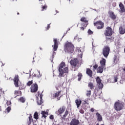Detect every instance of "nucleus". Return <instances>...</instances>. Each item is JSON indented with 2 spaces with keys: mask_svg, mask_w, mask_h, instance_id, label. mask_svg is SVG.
<instances>
[{
  "mask_svg": "<svg viewBox=\"0 0 125 125\" xmlns=\"http://www.w3.org/2000/svg\"><path fill=\"white\" fill-rule=\"evenodd\" d=\"M64 112H65L64 114L62 116V114H63ZM58 112L60 114V117H61L62 120H65L66 119V117H67V116H68V115L69 114V111H68V110H66L65 111L64 106H62L59 109Z\"/></svg>",
  "mask_w": 125,
  "mask_h": 125,
  "instance_id": "7ed1b4c3",
  "label": "nucleus"
},
{
  "mask_svg": "<svg viewBox=\"0 0 125 125\" xmlns=\"http://www.w3.org/2000/svg\"><path fill=\"white\" fill-rule=\"evenodd\" d=\"M66 34H67V33H64V34H63V36H66Z\"/></svg>",
  "mask_w": 125,
  "mask_h": 125,
  "instance_id": "6e6d98bb",
  "label": "nucleus"
},
{
  "mask_svg": "<svg viewBox=\"0 0 125 125\" xmlns=\"http://www.w3.org/2000/svg\"><path fill=\"white\" fill-rule=\"evenodd\" d=\"M119 33H120V34H121V35H124V34H125V28H124L122 26H121L119 28Z\"/></svg>",
  "mask_w": 125,
  "mask_h": 125,
  "instance_id": "5701e85b",
  "label": "nucleus"
},
{
  "mask_svg": "<svg viewBox=\"0 0 125 125\" xmlns=\"http://www.w3.org/2000/svg\"><path fill=\"white\" fill-rule=\"evenodd\" d=\"M1 66H4V64L2 63Z\"/></svg>",
  "mask_w": 125,
  "mask_h": 125,
  "instance_id": "4d7b16f0",
  "label": "nucleus"
},
{
  "mask_svg": "<svg viewBox=\"0 0 125 125\" xmlns=\"http://www.w3.org/2000/svg\"><path fill=\"white\" fill-rule=\"evenodd\" d=\"M106 40H107V41H110V40H111V39H110V38H106Z\"/></svg>",
  "mask_w": 125,
  "mask_h": 125,
  "instance_id": "864d4df0",
  "label": "nucleus"
},
{
  "mask_svg": "<svg viewBox=\"0 0 125 125\" xmlns=\"http://www.w3.org/2000/svg\"><path fill=\"white\" fill-rule=\"evenodd\" d=\"M114 63H117L118 61H119V59H118V57L116 56H115L114 58Z\"/></svg>",
  "mask_w": 125,
  "mask_h": 125,
  "instance_id": "c9c22d12",
  "label": "nucleus"
},
{
  "mask_svg": "<svg viewBox=\"0 0 125 125\" xmlns=\"http://www.w3.org/2000/svg\"><path fill=\"white\" fill-rule=\"evenodd\" d=\"M110 52V48L107 46H104V47L103 49V53L104 57L105 58H107L108 57V55H109V53Z\"/></svg>",
  "mask_w": 125,
  "mask_h": 125,
  "instance_id": "423d86ee",
  "label": "nucleus"
},
{
  "mask_svg": "<svg viewBox=\"0 0 125 125\" xmlns=\"http://www.w3.org/2000/svg\"><path fill=\"white\" fill-rule=\"evenodd\" d=\"M81 21L83 22L82 23L83 27H86V26H87L88 23L87 22L88 21L86 20V18L83 17L81 18Z\"/></svg>",
  "mask_w": 125,
  "mask_h": 125,
  "instance_id": "4468645a",
  "label": "nucleus"
},
{
  "mask_svg": "<svg viewBox=\"0 0 125 125\" xmlns=\"http://www.w3.org/2000/svg\"><path fill=\"white\" fill-rule=\"evenodd\" d=\"M0 111H1V108H0Z\"/></svg>",
  "mask_w": 125,
  "mask_h": 125,
  "instance_id": "052dcab7",
  "label": "nucleus"
},
{
  "mask_svg": "<svg viewBox=\"0 0 125 125\" xmlns=\"http://www.w3.org/2000/svg\"><path fill=\"white\" fill-rule=\"evenodd\" d=\"M88 34L89 35H92V34H93V32L91 30H90V29H89L88 30Z\"/></svg>",
  "mask_w": 125,
  "mask_h": 125,
  "instance_id": "a19ab883",
  "label": "nucleus"
},
{
  "mask_svg": "<svg viewBox=\"0 0 125 125\" xmlns=\"http://www.w3.org/2000/svg\"><path fill=\"white\" fill-rule=\"evenodd\" d=\"M78 81H81V79L83 77V75H82V73H79V74L78 75Z\"/></svg>",
  "mask_w": 125,
  "mask_h": 125,
  "instance_id": "7c9ffc66",
  "label": "nucleus"
},
{
  "mask_svg": "<svg viewBox=\"0 0 125 125\" xmlns=\"http://www.w3.org/2000/svg\"><path fill=\"white\" fill-rule=\"evenodd\" d=\"M96 115L97 116V121H98L99 122H102V121H103V118H102V116H101V115L98 112L96 113Z\"/></svg>",
  "mask_w": 125,
  "mask_h": 125,
  "instance_id": "a211bd4d",
  "label": "nucleus"
},
{
  "mask_svg": "<svg viewBox=\"0 0 125 125\" xmlns=\"http://www.w3.org/2000/svg\"><path fill=\"white\" fill-rule=\"evenodd\" d=\"M124 3H125V1H124Z\"/></svg>",
  "mask_w": 125,
  "mask_h": 125,
  "instance_id": "e2e57ef3",
  "label": "nucleus"
},
{
  "mask_svg": "<svg viewBox=\"0 0 125 125\" xmlns=\"http://www.w3.org/2000/svg\"><path fill=\"white\" fill-rule=\"evenodd\" d=\"M49 118H50V120H53V119H54V117L52 115H50Z\"/></svg>",
  "mask_w": 125,
  "mask_h": 125,
  "instance_id": "09e8293b",
  "label": "nucleus"
},
{
  "mask_svg": "<svg viewBox=\"0 0 125 125\" xmlns=\"http://www.w3.org/2000/svg\"><path fill=\"white\" fill-rule=\"evenodd\" d=\"M79 63V60L77 59H73L71 60L70 62V63L72 66H74V67H76L77 65H78V63Z\"/></svg>",
  "mask_w": 125,
  "mask_h": 125,
  "instance_id": "ddd939ff",
  "label": "nucleus"
},
{
  "mask_svg": "<svg viewBox=\"0 0 125 125\" xmlns=\"http://www.w3.org/2000/svg\"><path fill=\"white\" fill-rule=\"evenodd\" d=\"M90 111L92 112V113H93V112H96V110L93 109V108H91L90 109Z\"/></svg>",
  "mask_w": 125,
  "mask_h": 125,
  "instance_id": "c03bdc74",
  "label": "nucleus"
},
{
  "mask_svg": "<svg viewBox=\"0 0 125 125\" xmlns=\"http://www.w3.org/2000/svg\"><path fill=\"white\" fill-rule=\"evenodd\" d=\"M4 94V92L2 91V89H0V98H1V96Z\"/></svg>",
  "mask_w": 125,
  "mask_h": 125,
  "instance_id": "f704fd0d",
  "label": "nucleus"
},
{
  "mask_svg": "<svg viewBox=\"0 0 125 125\" xmlns=\"http://www.w3.org/2000/svg\"><path fill=\"white\" fill-rule=\"evenodd\" d=\"M88 86L90 88V89H93L94 87V85L92 83H89Z\"/></svg>",
  "mask_w": 125,
  "mask_h": 125,
  "instance_id": "c85d7f7f",
  "label": "nucleus"
},
{
  "mask_svg": "<svg viewBox=\"0 0 125 125\" xmlns=\"http://www.w3.org/2000/svg\"><path fill=\"white\" fill-rule=\"evenodd\" d=\"M29 121L28 122V125H30L32 123H34V120H33V116L32 115L30 114L29 116L28 117Z\"/></svg>",
  "mask_w": 125,
  "mask_h": 125,
  "instance_id": "4be33fe9",
  "label": "nucleus"
},
{
  "mask_svg": "<svg viewBox=\"0 0 125 125\" xmlns=\"http://www.w3.org/2000/svg\"><path fill=\"white\" fill-rule=\"evenodd\" d=\"M113 80L114 81L111 82L112 83H117L118 82V77L117 76H114Z\"/></svg>",
  "mask_w": 125,
  "mask_h": 125,
  "instance_id": "473e14b6",
  "label": "nucleus"
},
{
  "mask_svg": "<svg viewBox=\"0 0 125 125\" xmlns=\"http://www.w3.org/2000/svg\"><path fill=\"white\" fill-rule=\"evenodd\" d=\"M40 49H41V50H42V49L41 47H40Z\"/></svg>",
  "mask_w": 125,
  "mask_h": 125,
  "instance_id": "13d9d810",
  "label": "nucleus"
},
{
  "mask_svg": "<svg viewBox=\"0 0 125 125\" xmlns=\"http://www.w3.org/2000/svg\"><path fill=\"white\" fill-rule=\"evenodd\" d=\"M19 101L20 102H21V103H24L25 101H26V99L25 98L21 97V98L19 100Z\"/></svg>",
  "mask_w": 125,
  "mask_h": 125,
  "instance_id": "cd10ccee",
  "label": "nucleus"
},
{
  "mask_svg": "<svg viewBox=\"0 0 125 125\" xmlns=\"http://www.w3.org/2000/svg\"><path fill=\"white\" fill-rule=\"evenodd\" d=\"M32 83H33V80H31V81H29L27 83V85H28V86H30V85H31V84H32Z\"/></svg>",
  "mask_w": 125,
  "mask_h": 125,
  "instance_id": "ea45409f",
  "label": "nucleus"
},
{
  "mask_svg": "<svg viewBox=\"0 0 125 125\" xmlns=\"http://www.w3.org/2000/svg\"><path fill=\"white\" fill-rule=\"evenodd\" d=\"M86 74L87 75H88L89 77H92V71H91V70H90V69H87Z\"/></svg>",
  "mask_w": 125,
  "mask_h": 125,
  "instance_id": "393cba45",
  "label": "nucleus"
},
{
  "mask_svg": "<svg viewBox=\"0 0 125 125\" xmlns=\"http://www.w3.org/2000/svg\"><path fill=\"white\" fill-rule=\"evenodd\" d=\"M61 94V91H59L56 93L51 94V98L52 99H54V98L59 97L60 96Z\"/></svg>",
  "mask_w": 125,
  "mask_h": 125,
  "instance_id": "f8f14e48",
  "label": "nucleus"
},
{
  "mask_svg": "<svg viewBox=\"0 0 125 125\" xmlns=\"http://www.w3.org/2000/svg\"><path fill=\"white\" fill-rule=\"evenodd\" d=\"M50 28V24H48L47 27L46 28V31H47L48 30H49Z\"/></svg>",
  "mask_w": 125,
  "mask_h": 125,
  "instance_id": "a18cd8bd",
  "label": "nucleus"
},
{
  "mask_svg": "<svg viewBox=\"0 0 125 125\" xmlns=\"http://www.w3.org/2000/svg\"><path fill=\"white\" fill-rule=\"evenodd\" d=\"M69 31H70V28H68L67 29V30H66V34H67V33H68V32H69Z\"/></svg>",
  "mask_w": 125,
  "mask_h": 125,
  "instance_id": "603ef678",
  "label": "nucleus"
},
{
  "mask_svg": "<svg viewBox=\"0 0 125 125\" xmlns=\"http://www.w3.org/2000/svg\"><path fill=\"white\" fill-rule=\"evenodd\" d=\"M46 8H47V6L46 5L42 6V11H43L44 10H46Z\"/></svg>",
  "mask_w": 125,
  "mask_h": 125,
  "instance_id": "e433bc0d",
  "label": "nucleus"
},
{
  "mask_svg": "<svg viewBox=\"0 0 125 125\" xmlns=\"http://www.w3.org/2000/svg\"><path fill=\"white\" fill-rule=\"evenodd\" d=\"M78 35H76L75 36L74 39V41H77L78 40Z\"/></svg>",
  "mask_w": 125,
  "mask_h": 125,
  "instance_id": "37998d69",
  "label": "nucleus"
},
{
  "mask_svg": "<svg viewBox=\"0 0 125 125\" xmlns=\"http://www.w3.org/2000/svg\"><path fill=\"white\" fill-rule=\"evenodd\" d=\"M42 117H43V118H46L48 115V112H47V111H42Z\"/></svg>",
  "mask_w": 125,
  "mask_h": 125,
  "instance_id": "a878e982",
  "label": "nucleus"
},
{
  "mask_svg": "<svg viewBox=\"0 0 125 125\" xmlns=\"http://www.w3.org/2000/svg\"><path fill=\"white\" fill-rule=\"evenodd\" d=\"M79 26V24H77V26Z\"/></svg>",
  "mask_w": 125,
  "mask_h": 125,
  "instance_id": "69168bd1",
  "label": "nucleus"
},
{
  "mask_svg": "<svg viewBox=\"0 0 125 125\" xmlns=\"http://www.w3.org/2000/svg\"><path fill=\"white\" fill-rule=\"evenodd\" d=\"M12 1H17V0H12Z\"/></svg>",
  "mask_w": 125,
  "mask_h": 125,
  "instance_id": "5fc2aeb1",
  "label": "nucleus"
},
{
  "mask_svg": "<svg viewBox=\"0 0 125 125\" xmlns=\"http://www.w3.org/2000/svg\"><path fill=\"white\" fill-rule=\"evenodd\" d=\"M119 6L120 9L119 12H120V13H124V12H125V6H124V4L120 2Z\"/></svg>",
  "mask_w": 125,
  "mask_h": 125,
  "instance_id": "dca6fc26",
  "label": "nucleus"
},
{
  "mask_svg": "<svg viewBox=\"0 0 125 125\" xmlns=\"http://www.w3.org/2000/svg\"><path fill=\"white\" fill-rule=\"evenodd\" d=\"M34 118L35 119V120H38V119H39V114L38 113V112H35L34 113Z\"/></svg>",
  "mask_w": 125,
  "mask_h": 125,
  "instance_id": "c756f323",
  "label": "nucleus"
},
{
  "mask_svg": "<svg viewBox=\"0 0 125 125\" xmlns=\"http://www.w3.org/2000/svg\"><path fill=\"white\" fill-rule=\"evenodd\" d=\"M54 45H52V47H53V53L52 55V57L51 58V60H53V58H54V55L56 54V53L54 52V51H56L57 50V49L58 48V42L57 41V39H54Z\"/></svg>",
  "mask_w": 125,
  "mask_h": 125,
  "instance_id": "20e7f679",
  "label": "nucleus"
},
{
  "mask_svg": "<svg viewBox=\"0 0 125 125\" xmlns=\"http://www.w3.org/2000/svg\"><path fill=\"white\" fill-rule=\"evenodd\" d=\"M18 14H19V13H18Z\"/></svg>",
  "mask_w": 125,
  "mask_h": 125,
  "instance_id": "338daca9",
  "label": "nucleus"
},
{
  "mask_svg": "<svg viewBox=\"0 0 125 125\" xmlns=\"http://www.w3.org/2000/svg\"><path fill=\"white\" fill-rule=\"evenodd\" d=\"M78 54L80 56V57L82 58L83 56V53L82 52V51L81 50H78Z\"/></svg>",
  "mask_w": 125,
  "mask_h": 125,
  "instance_id": "58836bf2",
  "label": "nucleus"
},
{
  "mask_svg": "<svg viewBox=\"0 0 125 125\" xmlns=\"http://www.w3.org/2000/svg\"><path fill=\"white\" fill-rule=\"evenodd\" d=\"M69 68L68 66L66 65L65 62H62L61 63L59 68V76L60 77H65L68 74Z\"/></svg>",
  "mask_w": 125,
  "mask_h": 125,
  "instance_id": "f257e3e1",
  "label": "nucleus"
},
{
  "mask_svg": "<svg viewBox=\"0 0 125 125\" xmlns=\"http://www.w3.org/2000/svg\"><path fill=\"white\" fill-rule=\"evenodd\" d=\"M96 125H99V123L97 124Z\"/></svg>",
  "mask_w": 125,
  "mask_h": 125,
  "instance_id": "bf43d9fd",
  "label": "nucleus"
},
{
  "mask_svg": "<svg viewBox=\"0 0 125 125\" xmlns=\"http://www.w3.org/2000/svg\"><path fill=\"white\" fill-rule=\"evenodd\" d=\"M104 34L106 37H110V36H112V35H113V30H112V28L111 27H107L104 31Z\"/></svg>",
  "mask_w": 125,
  "mask_h": 125,
  "instance_id": "0eeeda50",
  "label": "nucleus"
},
{
  "mask_svg": "<svg viewBox=\"0 0 125 125\" xmlns=\"http://www.w3.org/2000/svg\"><path fill=\"white\" fill-rule=\"evenodd\" d=\"M19 81V78L18 75H16L15 76L14 82V84L16 87H18V82Z\"/></svg>",
  "mask_w": 125,
  "mask_h": 125,
  "instance_id": "f3484780",
  "label": "nucleus"
},
{
  "mask_svg": "<svg viewBox=\"0 0 125 125\" xmlns=\"http://www.w3.org/2000/svg\"><path fill=\"white\" fill-rule=\"evenodd\" d=\"M74 45L71 42H67L64 46V51L68 54H72L74 52Z\"/></svg>",
  "mask_w": 125,
  "mask_h": 125,
  "instance_id": "f03ea898",
  "label": "nucleus"
},
{
  "mask_svg": "<svg viewBox=\"0 0 125 125\" xmlns=\"http://www.w3.org/2000/svg\"><path fill=\"white\" fill-rule=\"evenodd\" d=\"M98 67V65L97 64H96V65H95L93 66V68H94V69H95V70H96V69H97Z\"/></svg>",
  "mask_w": 125,
  "mask_h": 125,
  "instance_id": "de8ad7c7",
  "label": "nucleus"
},
{
  "mask_svg": "<svg viewBox=\"0 0 125 125\" xmlns=\"http://www.w3.org/2000/svg\"><path fill=\"white\" fill-rule=\"evenodd\" d=\"M38 88L39 86H38V84H33L30 87V91L32 93L37 92L38 91Z\"/></svg>",
  "mask_w": 125,
  "mask_h": 125,
  "instance_id": "1a4fd4ad",
  "label": "nucleus"
},
{
  "mask_svg": "<svg viewBox=\"0 0 125 125\" xmlns=\"http://www.w3.org/2000/svg\"><path fill=\"white\" fill-rule=\"evenodd\" d=\"M104 67L103 66H100L97 69V73H103V70H104Z\"/></svg>",
  "mask_w": 125,
  "mask_h": 125,
  "instance_id": "aec40b11",
  "label": "nucleus"
},
{
  "mask_svg": "<svg viewBox=\"0 0 125 125\" xmlns=\"http://www.w3.org/2000/svg\"><path fill=\"white\" fill-rule=\"evenodd\" d=\"M69 1H71V0H69Z\"/></svg>",
  "mask_w": 125,
  "mask_h": 125,
  "instance_id": "680f3d73",
  "label": "nucleus"
},
{
  "mask_svg": "<svg viewBox=\"0 0 125 125\" xmlns=\"http://www.w3.org/2000/svg\"><path fill=\"white\" fill-rule=\"evenodd\" d=\"M6 104H7V106H8L9 105H11V102L7 101Z\"/></svg>",
  "mask_w": 125,
  "mask_h": 125,
  "instance_id": "79ce46f5",
  "label": "nucleus"
},
{
  "mask_svg": "<svg viewBox=\"0 0 125 125\" xmlns=\"http://www.w3.org/2000/svg\"><path fill=\"white\" fill-rule=\"evenodd\" d=\"M91 95V90L87 91L86 93V96L88 97H89Z\"/></svg>",
  "mask_w": 125,
  "mask_h": 125,
  "instance_id": "4c0bfd02",
  "label": "nucleus"
},
{
  "mask_svg": "<svg viewBox=\"0 0 125 125\" xmlns=\"http://www.w3.org/2000/svg\"><path fill=\"white\" fill-rule=\"evenodd\" d=\"M80 113H81V114H83L84 113V111H83V110H80Z\"/></svg>",
  "mask_w": 125,
  "mask_h": 125,
  "instance_id": "8fccbe9b",
  "label": "nucleus"
},
{
  "mask_svg": "<svg viewBox=\"0 0 125 125\" xmlns=\"http://www.w3.org/2000/svg\"><path fill=\"white\" fill-rule=\"evenodd\" d=\"M79 124H80V121H79L78 119L74 118L72 119L70 123V125H79Z\"/></svg>",
  "mask_w": 125,
  "mask_h": 125,
  "instance_id": "2eb2a0df",
  "label": "nucleus"
},
{
  "mask_svg": "<svg viewBox=\"0 0 125 125\" xmlns=\"http://www.w3.org/2000/svg\"><path fill=\"white\" fill-rule=\"evenodd\" d=\"M108 14L109 17L111 18V19H113V20H115L117 18V16L115 15V13L112 11H109L108 12Z\"/></svg>",
  "mask_w": 125,
  "mask_h": 125,
  "instance_id": "9b49d317",
  "label": "nucleus"
},
{
  "mask_svg": "<svg viewBox=\"0 0 125 125\" xmlns=\"http://www.w3.org/2000/svg\"><path fill=\"white\" fill-rule=\"evenodd\" d=\"M96 82H97V85L100 89H102L103 88V83H101V79L99 77H97L96 78Z\"/></svg>",
  "mask_w": 125,
  "mask_h": 125,
  "instance_id": "6e6552de",
  "label": "nucleus"
},
{
  "mask_svg": "<svg viewBox=\"0 0 125 125\" xmlns=\"http://www.w3.org/2000/svg\"><path fill=\"white\" fill-rule=\"evenodd\" d=\"M94 26H97V29H102L104 27V23L101 21H99L94 23Z\"/></svg>",
  "mask_w": 125,
  "mask_h": 125,
  "instance_id": "9d476101",
  "label": "nucleus"
},
{
  "mask_svg": "<svg viewBox=\"0 0 125 125\" xmlns=\"http://www.w3.org/2000/svg\"><path fill=\"white\" fill-rule=\"evenodd\" d=\"M82 41V38L78 37L77 38V42H80Z\"/></svg>",
  "mask_w": 125,
  "mask_h": 125,
  "instance_id": "49530a36",
  "label": "nucleus"
},
{
  "mask_svg": "<svg viewBox=\"0 0 125 125\" xmlns=\"http://www.w3.org/2000/svg\"><path fill=\"white\" fill-rule=\"evenodd\" d=\"M81 30L83 31V30H84V26L81 27Z\"/></svg>",
  "mask_w": 125,
  "mask_h": 125,
  "instance_id": "3c124183",
  "label": "nucleus"
},
{
  "mask_svg": "<svg viewBox=\"0 0 125 125\" xmlns=\"http://www.w3.org/2000/svg\"><path fill=\"white\" fill-rule=\"evenodd\" d=\"M11 110V107H10V106H8L5 110V113H9Z\"/></svg>",
  "mask_w": 125,
  "mask_h": 125,
  "instance_id": "72a5a7b5",
  "label": "nucleus"
},
{
  "mask_svg": "<svg viewBox=\"0 0 125 125\" xmlns=\"http://www.w3.org/2000/svg\"><path fill=\"white\" fill-rule=\"evenodd\" d=\"M104 125V124H102V125Z\"/></svg>",
  "mask_w": 125,
  "mask_h": 125,
  "instance_id": "0e129e2a",
  "label": "nucleus"
},
{
  "mask_svg": "<svg viewBox=\"0 0 125 125\" xmlns=\"http://www.w3.org/2000/svg\"><path fill=\"white\" fill-rule=\"evenodd\" d=\"M114 108L116 111H121L124 109V103L116 102L114 104Z\"/></svg>",
  "mask_w": 125,
  "mask_h": 125,
  "instance_id": "39448f33",
  "label": "nucleus"
},
{
  "mask_svg": "<svg viewBox=\"0 0 125 125\" xmlns=\"http://www.w3.org/2000/svg\"><path fill=\"white\" fill-rule=\"evenodd\" d=\"M75 103L77 105V107L78 109L80 108V106H81V104H82V100L81 99H77L75 100Z\"/></svg>",
  "mask_w": 125,
  "mask_h": 125,
  "instance_id": "6ab92c4d",
  "label": "nucleus"
},
{
  "mask_svg": "<svg viewBox=\"0 0 125 125\" xmlns=\"http://www.w3.org/2000/svg\"><path fill=\"white\" fill-rule=\"evenodd\" d=\"M38 74H35L34 76L36 77L37 78V79H41L42 78V74H41V72L40 71L38 70Z\"/></svg>",
  "mask_w": 125,
  "mask_h": 125,
  "instance_id": "bb28decb",
  "label": "nucleus"
},
{
  "mask_svg": "<svg viewBox=\"0 0 125 125\" xmlns=\"http://www.w3.org/2000/svg\"><path fill=\"white\" fill-rule=\"evenodd\" d=\"M101 66H103V67H105L106 65V60L104 58H103L102 60L100 61Z\"/></svg>",
  "mask_w": 125,
  "mask_h": 125,
  "instance_id": "412c9836",
  "label": "nucleus"
},
{
  "mask_svg": "<svg viewBox=\"0 0 125 125\" xmlns=\"http://www.w3.org/2000/svg\"><path fill=\"white\" fill-rule=\"evenodd\" d=\"M40 101H38V105H42V103H43V101H42V95H40Z\"/></svg>",
  "mask_w": 125,
  "mask_h": 125,
  "instance_id": "b1692460",
  "label": "nucleus"
},
{
  "mask_svg": "<svg viewBox=\"0 0 125 125\" xmlns=\"http://www.w3.org/2000/svg\"><path fill=\"white\" fill-rule=\"evenodd\" d=\"M15 94L17 96H18L20 95V94H21V91H15Z\"/></svg>",
  "mask_w": 125,
  "mask_h": 125,
  "instance_id": "2f4dec72",
  "label": "nucleus"
}]
</instances>
